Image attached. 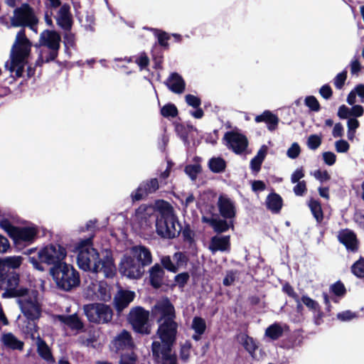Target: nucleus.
Wrapping results in <instances>:
<instances>
[{
	"mask_svg": "<svg viewBox=\"0 0 364 364\" xmlns=\"http://www.w3.org/2000/svg\"><path fill=\"white\" fill-rule=\"evenodd\" d=\"M151 312L159 325L156 336L161 341L152 343V353L154 356L163 359L164 356H168V353H172V346L176 340L178 323L174 320L175 309L166 298L159 300L153 306Z\"/></svg>",
	"mask_w": 364,
	"mask_h": 364,
	"instance_id": "nucleus-1",
	"label": "nucleus"
},
{
	"mask_svg": "<svg viewBox=\"0 0 364 364\" xmlns=\"http://www.w3.org/2000/svg\"><path fill=\"white\" fill-rule=\"evenodd\" d=\"M77 262L79 267L94 272H102L106 277H112L116 273V267L112 252L104 250L98 252L90 243V240L80 242L77 246Z\"/></svg>",
	"mask_w": 364,
	"mask_h": 364,
	"instance_id": "nucleus-2",
	"label": "nucleus"
},
{
	"mask_svg": "<svg viewBox=\"0 0 364 364\" xmlns=\"http://www.w3.org/2000/svg\"><path fill=\"white\" fill-rule=\"evenodd\" d=\"M152 262L150 250L144 246H134L123 255L119 263V272L129 279H138L145 272V267Z\"/></svg>",
	"mask_w": 364,
	"mask_h": 364,
	"instance_id": "nucleus-3",
	"label": "nucleus"
},
{
	"mask_svg": "<svg viewBox=\"0 0 364 364\" xmlns=\"http://www.w3.org/2000/svg\"><path fill=\"white\" fill-rule=\"evenodd\" d=\"M31 50V43L21 30L16 36L11 47L10 58L5 63V68L16 77H21Z\"/></svg>",
	"mask_w": 364,
	"mask_h": 364,
	"instance_id": "nucleus-4",
	"label": "nucleus"
},
{
	"mask_svg": "<svg viewBox=\"0 0 364 364\" xmlns=\"http://www.w3.org/2000/svg\"><path fill=\"white\" fill-rule=\"evenodd\" d=\"M156 228L158 235L165 238L176 237L181 232V225L171 205L164 200H158L156 202Z\"/></svg>",
	"mask_w": 364,
	"mask_h": 364,
	"instance_id": "nucleus-5",
	"label": "nucleus"
},
{
	"mask_svg": "<svg viewBox=\"0 0 364 364\" xmlns=\"http://www.w3.org/2000/svg\"><path fill=\"white\" fill-rule=\"evenodd\" d=\"M50 273L59 289L70 291L80 285L79 274L70 264L60 263L53 267Z\"/></svg>",
	"mask_w": 364,
	"mask_h": 364,
	"instance_id": "nucleus-6",
	"label": "nucleus"
},
{
	"mask_svg": "<svg viewBox=\"0 0 364 364\" xmlns=\"http://www.w3.org/2000/svg\"><path fill=\"white\" fill-rule=\"evenodd\" d=\"M18 304L23 316L28 320L38 319L41 314V305L36 291H27L24 295L18 297Z\"/></svg>",
	"mask_w": 364,
	"mask_h": 364,
	"instance_id": "nucleus-7",
	"label": "nucleus"
},
{
	"mask_svg": "<svg viewBox=\"0 0 364 364\" xmlns=\"http://www.w3.org/2000/svg\"><path fill=\"white\" fill-rule=\"evenodd\" d=\"M60 35L54 31L46 30L41 33L39 39V44L41 46L47 47L50 49L49 55L45 56L43 51L41 52L38 63L43 62H49L54 60L58 54V50L60 48Z\"/></svg>",
	"mask_w": 364,
	"mask_h": 364,
	"instance_id": "nucleus-8",
	"label": "nucleus"
},
{
	"mask_svg": "<svg viewBox=\"0 0 364 364\" xmlns=\"http://www.w3.org/2000/svg\"><path fill=\"white\" fill-rule=\"evenodd\" d=\"M0 227L8 233L16 244L31 242L37 234L35 228H16L6 220L0 221Z\"/></svg>",
	"mask_w": 364,
	"mask_h": 364,
	"instance_id": "nucleus-9",
	"label": "nucleus"
},
{
	"mask_svg": "<svg viewBox=\"0 0 364 364\" xmlns=\"http://www.w3.org/2000/svg\"><path fill=\"white\" fill-rule=\"evenodd\" d=\"M149 312L142 308L133 309L129 316V321L136 332L142 334H149L151 326L148 323Z\"/></svg>",
	"mask_w": 364,
	"mask_h": 364,
	"instance_id": "nucleus-10",
	"label": "nucleus"
},
{
	"mask_svg": "<svg viewBox=\"0 0 364 364\" xmlns=\"http://www.w3.org/2000/svg\"><path fill=\"white\" fill-rule=\"evenodd\" d=\"M84 311L87 318L95 323H106L112 318L111 309L101 304L87 305Z\"/></svg>",
	"mask_w": 364,
	"mask_h": 364,
	"instance_id": "nucleus-11",
	"label": "nucleus"
},
{
	"mask_svg": "<svg viewBox=\"0 0 364 364\" xmlns=\"http://www.w3.org/2000/svg\"><path fill=\"white\" fill-rule=\"evenodd\" d=\"M37 18L33 13L31 9L26 4L22 5L14 11V15L11 18V24L14 27L30 26L32 29L37 23Z\"/></svg>",
	"mask_w": 364,
	"mask_h": 364,
	"instance_id": "nucleus-12",
	"label": "nucleus"
},
{
	"mask_svg": "<svg viewBox=\"0 0 364 364\" xmlns=\"http://www.w3.org/2000/svg\"><path fill=\"white\" fill-rule=\"evenodd\" d=\"M19 277L17 274H11L0 280V288L5 290L4 298L20 297L28 291L27 289L19 287Z\"/></svg>",
	"mask_w": 364,
	"mask_h": 364,
	"instance_id": "nucleus-13",
	"label": "nucleus"
},
{
	"mask_svg": "<svg viewBox=\"0 0 364 364\" xmlns=\"http://www.w3.org/2000/svg\"><path fill=\"white\" fill-rule=\"evenodd\" d=\"M66 256L65 250L60 245H50L38 252V258L48 264L62 261Z\"/></svg>",
	"mask_w": 364,
	"mask_h": 364,
	"instance_id": "nucleus-14",
	"label": "nucleus"
},
{
	"mask_svg": "<svg viewBox=\"0 0 364 364\" xmlns=\"http://www.w3.org/2000/svg\"><path fill=\"white\" fill-rule=\"evenodd\" d=\"M224 139L226 145L236 154L242 153L248 144L247 139L244 135L234 132H227Z\"/></svg>",
	"mask_w": 364,
	"mask_h": 364,
	"instance_id": "nucleus-15",
	"label": "nucleus"
},
{
	"mask_svg": "<svg viewBox=\"0 0 364 364\" xmlns=\"http://www.w3.org/2000/svg\"><path fill=\"white\" fill-rule=\"evenodd\" d=\"M159 188V182L156 178L151 179L140 185L138 189L132 193L133 200H139L144 196L155 192Z\"/></svg>",
	"mask_w": 364,
	"mask_h": 364,
	"instance_id": "nucleus-16",
	"label": "nucleus"
},
{
	"mask_svg": "<svg viewBox=\"0 0 364 364\" xmlns=\"http://www.w3.org/2000/svg\"><path fill=\"white\" fill-rule=\"evenodd\" d=\"M338 238L347 250L352 252H355L358 250V240L355 233L351 230L346 229L340 231Z\"/></svg>",
	"mask_w": 364,
	"mask_h": 364,
	"instance_id": "nucleus-17",
	"label": "nucleus"
},
{
	"mask_svg": "<svg viewBox=\"0 0 364 364\" xmlns=\"http://www.w3.org/2000/svg\"><path fill=\"white\" fill-rule=\"evenodd\" d=\"M113 344L117 350H132L134 347L130 333L127 331H122L113 341Z\"/></svg>",
	"mask_w": 364,
	"mask_h": 364,
	"instance_id": "nucleus-18",
	"label": "nucleus"
},
{
	"mask_svg": "<svg viewBox=\"0 0 364 364\" xmlns=\"http://www.w3.org/2000/svg\"><path fill=\"white\" fill-rule=\"evenodd\" d=\"M54 321L60 322L73 330L79 331L83 328V323L76 314L70 316L57 315L54 316Z\"/></svg>",
	"mask_w": 364,
	"mask_h": 364,
	"instance_id": "nucleus-19",
	"label": "nucleus"
},
{
	"mask_svg": "<svg viewBox=\"0 0 364 364\" xmlns=\"http://www.w3.org/2000/svg\"><path fill=\"white\" fill-rule=\"evenodd\" d=\"M87 288L92 292L91 295H94L102 300H107L110 298L109 288L103 282H92Z\"/></svg>",
	"mask_w": 364,
	"mask_h": 364,
	"instance_id": "nucleus-20",
	"label": "nucleus"
},
{
	"mask_svg": "<svg viewBox=\"0 0 364 364\" xmlns=\"http://www.w3.org/2000/svg\"><path fill=\"white\" fill-rule=\"evenodd\" d=\"M135 293L131 291H119L114 298L115 306L120 311L126 308L134 299Z\"/></svg>",
	"mask_w": 364,
	"mask_h": 364,
	"instance_id": "nucleus-21",
	"label": "nucleus"
},
{
	"mask_svg": "<svg viewBox=\"0 0 364 364\" xmlns=\"http://www.w3.org/2000/svg\"><path fill=\"white\" fill-rule=\"evenodd\" d=\"M37 352L40 357L49 364L55 363V359L52 355L51 350L47 343L40 337L36 338Z\"/></svg>",
	"mask_w": 364,
	"mask_h": 364,
	"instance_id": "nucleus-22",
	"label": "nucleus"
},
{
	"mask_svg": "<svg viewBox=\"0 0 364 364\" xmlns=\"http://www.w3.org/2000/svg\"><path fill=\"white\" fill-rule=\"evenodd\" d=\"M209 249L212 252L228 251L230 249V236H215L211 239Z\"/></svg>",
	"mask_w": 364,
	"mask_h": 364,
	"instance_id": "nucleus-23",
	"label": "nucleus"
},
{
	"mask_svg": "<svg viewBox=\"0 0 364 364\" xmlns=\"http://www.w3.org/2000/svg\"><path fill=\"white\" fill-rule=\"evenodd\" d=\"M218 208L223 217L225 218H232L235 217V205L229 198L220 196L218 200Z\"/></svg>",
	"mask_w": 364,
	"mask_h": 364,
	"instance_id": "nucleus-24",
	"label": "nucleus"
},
{
	"mask_svg": "<svg viewBox=\"0 0 364 364\" xmlns=\"http://www.w3.org/2000/svg\"><path fill=\"white\" fill-rule=\"evenodd\" d=\"M154 213L156 214V203L154 205H142L136 210L133 220L142 224Z\"/></svg>",
	"mask_w": 364,
	"mask_h": 364,
	"instance_id": "nucleus-25",
	"label": "nucleus"
},
{
	"mask_svg": "<svg viewBox=\"0 0 364 364\" xmlns=\"http://www.w3.org/2000/svg\"><path fill=\"white\" fill-rule=\"evenodd\" d=\"M256 122H265L267 124V128L270 131L274 130L278 124V117L272 114L270 111H264L262 114L257 115L255 117Z\"/></svg>",
	"mask_w": 364,
	"mask_h": 364,
	"instance_id": "nucleus-26",
	"label": "nucleus"
},
{
	"mask_svg": "<svg viewBox=\"0 0 364 364\" xmlns=\"http://www.w3.org/2000/svg\"><path fill=\"white\" fill-rule=\"evenodd\" d=\"M57 21L60 26L65 29H69L71 26V17L70 6L67 4L63 5L58 14Z\"/></svg>",
	"mask_w": 364,
	"mask_h": 364,
	"instance_id": "nucleus-27",
	"label": "nucleus"
},
{
	"mask_svg": "<svg viewBox=\"0 0 364 364\" xmlns=\"http://www.w3.org/2000/svg\"><path fill=\"white\" fill-rule=\"evenodd\" d=\"M166 85L175 93H182L185 89V82L177 73L171 74L167 80Z\"/></svg>",
	"mask_w": 364,
	"mask_h": 364,
	"instance_id": "nucleus-28",
	"label": "nucleus"
},
{
	"mask_svg": "<svg viewBox=\"0 0 364 364\" xmlns=\"http://www.w3.org/2000/svg\"><path fill=\"white\" fill-rule=\"evenodd\" d=\"M1 341L6 347L13 350H21L23 347V343L19 341L11 333L2 335L1 337Z\"/></svg>",
	"mask_w": 364,
	"mask_h": 364,
	"instance_id": "nucleus-29",
	"label": "nucleus"
},
{
	"mask_svg": "<svg viewBox=\"0 0 364 364\" xmlns=\"http://www.w3.org/2000/svg\"><path fill=\"white\" fill-rule=\"evenodd\" d=\"M164 274L163 269L159 264H155L150 269V282L153 287L158 288L161 286Z\"/></svg>",
	"mask_w": 364,
	"mask_h": 364,
	"instance_id": "nucleus-30",
	"label": "nucleus"
},
{
	"mask_svg": "<svg viewBox=\"0 0 364 364\" xmlns=\"http://www.w3.org/2000/svg\"><path fill=\"white\" fill-rule=\"evenodd\" d=\"M266 204L268 209L274 213H277L282 208V200L279 195L272 193L267 196Z\"/></svg>",
	"mask_w": 364,
	"mask_h": 364,
	"instance_id": "nucleus-31",
	"label": "nucleus"
},
{
	"mask_svg": "<svg viewBox=\"0 0 364 364\" xmlns=\"http://www.w3.org/2000/svg\"><path fill=\"white\" fill-rule=\"evenodd\" d=\"M203 220L209 223L214 230L218 232H225L232 226V223H228L227 221L221 219L212 218L208 220L204 218Z\"/></svg>",
	"mask_w": 364,
	"mask_h": 364,
	"instance_id": "nucleus-32",
	"label": "nucleus"
},
{
	"mask_svg": "<svg viewBox=\"0 0 364 364\" xmlns=\"http://www.w3.org/2000/svg\"><path fill=\"white\" fill-rule=\"evenodd\" d=\"M191 327L196 333V334L193 336V338L198 341L200 339V335L205 332L206 328L205 321L200 317H195L193 319Z\"/></svg>",
	"mask_w": 364,
	"mask_h": 364,
	"instance_id": "nucleus-33",
	"label": "nucleus"
},
{
	"mask_svg": "<svg viewBox=\"0 0 364 364\" xmlns=\"http://www.w3.org/2000/svg\"><path fill=\"white\" fill-rule=\"evenodd\" d=\"M267 153V146H262L258 151L257 155L251 160L250 166L253 171H258L261 164L264 161Z\"/></svg>",
	"mask_w": 364,
	"mask_h": 364,
	"instance_id": "nucleus-34",
	"label": "nucleus"
},
{
	"mask_svg": "<svg viewBox=\"0 0 364 364\" xmlns=\"http://www.w3.org/2000/svg\"><path fill=\"white\" fill-rule=\"evenodd\" d=\"M283 334V327L277 323H273L267 328L264 336L272 340H277Z\"/></svg>",
	"mask_w": 364,
	"mask_h": 364,
	"instance_id": "nucleus-35",
	"label": "nucleus"
},
{
	"mask_svg": "<svg viewBox=\"0 0 364 364\" xmlns=\"http://www.w3.org/2000/svg\"><path fill=\"white\" fill-rule=\"evenodd\" d=\"M309 206L316 220L318 222H321L323 220V213L319 202L311 199L309 201Z\"/></svg>",
	"mask_w": 364,
	"mask_h": 364,
	"instance_id": "nucleus-36",
	"label": "nucleus"
},
{
	"mask_svg": "<svg viewBox=\"0 0 364 364\" xmlns=\"http://www.w3.org/2000/svg\"><path fill=\"white\" fill-rule=\"evenodd\" d=\"M209 167L215 173L222 172L225 168V162L221 158H213L209 161Z\"/></svg>",
	"mask_w": 364,
	"mask_h": 364,
	"instance_id": "nucleus-37",
	"label": "nucleus"
},
{
	"mask_svg": "<svg viewBox=\"0 0 364 364\" xmlns=\"http://www.w3.org/2000/svg\"><path fill=\"white\" fill-rule=\"evenodd\" d=\"M360 126V123H359V121L358 119H356L355 118H349L348 122H347V127H348V139L350 140V141H353L354 137H355V132H356V129L359 127Z\"/></svg>",
	"mask_w": 364,
	"mask_h": 364,
	"instance_id": "nucleus-38",
	"label": "nucleus"
},
{
	"mask_svg": "<svg viewBox=\"0 0 364 364\" xmlns=\"http://www.w3.org/2000/svg\"><path fill=\"white\" fill-rule=\"evenodd\" d=\"M352 273L358 278L364 277V258L360 257L351 267Z\"/></svg>",
	"mask_w": 364,
	"mask_h": 364,
	"instance_id": "nucleus-39",
	"label": "nucleus"
},
{
	"mask_svg": "<svg viewBox=\"0 0 364 364\" xmlns=\"http://www.w3.org/2000/svg\"><path fill=\"white\" fill-rule=\"evenodd\" d=\"M322 138L317 134H311L308 137L307 146L311 150H316L321 144Z\"/></svg>",
	"mask_w": 364,
	"mask_h": 364,
	"instance_id": "nucleus-40",
	"label": "nucleus"
},
{
	"mask_svg": "<svg viewBox=\"0 0 364 364\" xmlns=\"http://www.w3.org/2000/svg\"><path fill=\"white\" fill-rule=\"evenodd\" d=\"M161 113L166 117H175L177 115L178 110L174 105L168 104L161 108Z\"/></svg>",
	"mask_w": 364,
	"mask_h": 364,
	"instance_id": "nucleus-41",
	"label": "nucleus"
},
{
	"mask_svg": "<svg viewBox=\"0 0 364 364\" xmlns=\"http://www.w3.org/2000/svg\"><path fill=\"white\" fill-rule=\"evenodd\" d=\"M191 343L186 341L184 343L181 345L180 349V358L183 361H187L189 358L191 353Z\"/></svg>",
	"mask_w": 364,
	"mask_h": 364,
	"instance_id": "nucleus-42",
	"label": "nucleus"
},
{
	"mask_svg": "<svg viewBox=\"0 0 364 364\" xmlns=\"http://www.w3.org/2000/svg\"><path fill=\"white\" fill-rule=\"evenodd\" d=\"M201 167L199 164H195L193 165H188L186 167V173L191 177V179H195L197 175L200 172Z\"/></svg>",
	"mask_w": 364,
	"mask_h": 364,
	"instance_id": "nucleus-43",
	"label": "nucleus"
},
{
	"mask_svg": "<svg viewBox=\"0 0 364 364\" xmlns=\"http://www.w3.org/2000/svg\"><path fill=\"white\" fill-rule=\"evenodd\" d=\"M335 149L338 153L345 154L350 149V144L347 141L340 139L335 142Z\"/></svg>",
	"mask_w": 364,
	"mask_h": 364,
	"instance_id": "nucleus-44",
	"label": "nucleus"
},
{
	"mask_svg": "<svg viewBox=\"0 0 364 364\" xmlns=\"http://www.w3.org/2000/svg\"><path fill=\"white\" fill-rule=\"evenodd\" d=\"M161 262L163 267L167 270L176 272H177V266L172 262L169 256H164L161 258Z\"/></svg>",
	"mask_w": 364,
	"mask_h": 364,
	"instance_id": "nucleus-45",
	"label": "nucleus"
},
{
	"mask_svg": "<svg viewBox=\"0 0 364 364\" xmlns=\"http://www.w3.org/2000/svg\"><path fill=\"white\" fill-rule=\"evenodd\" d=\"M22 262V258L19 256L6 257L4 260V263L9 267L18 268Z\"/></svg>",
	"mask_w": 364,
	"mask_h": 364,
	"instance_id": "nucleus-46",
	"label": "nucleus"
},
{
	"mask_svg": "<svg viewBox=\"0 0 364 364\" xmlns=\"http://www.w3.org/2000/svg\"><path fill=\"white\" fill-rule=\"evenodd\" d=\"M136 355L134 352L124 353L121 356L119 364H136Z\"/></svg>",
	"mask_w": 364,
	"mask_h": 364,
	"instance_id": "nucleus-47",
	"label": "nucleus"
},
{
	"mask_svg": "<svg viewBox=\"0 0 364 364\" xmlns=\"http://www.w3.org/2000/svg\"><path fill=\"white\" fill-rule=\"evenodd\" d=\"M168 356H164L163 359L154 356L156 362L159 364H177L176 357L172 353H168Z\"/></svg>",
	"mask_w": 364,
	"mask_h": 364,
	"instance_id": "nucleus-48",
	"label": "nucleus"
},
{
	"mask_svg": "<svg viewBox=\"0 0 364 364\" xmlns=\"http://www.w3.org/2000/svg\"><path fill=\"white\" fill-rule=\"evenodd\" d=\"M242 345L245 348V349L251 353L255 352V350L257 348V346L254 340L248 336H245L243 338Z\"/></svg>",
	"mask_w": 364,
	"mask_h": 364,
	"instance_id": "nucleus-49",
	"label": "nucleus"
},
{
	"mask_svg": "<svg viewBox=\"0 0 364 364\" xmlns=\"http://www.w3.org/2000/svg\"><path fill=\"white\" fill-rule=\"evenodd\" d=\"M284 291L289 296L292 297L297 302V308L301 309V304L299 301L298 295L294 292L293 288L289 284H285L283 287Z\"/></svg>",
	"mask_w": 364,
	"mask_h": 364,
	"instance_id": "nucleus-50",
	"label": "nucleus"
},
{
	"mask_svg": "<svg viewBox=\"0 0 364 364\" xmlns=\"http://www.w3.org/2000/svg\"><path fill=\"white\" fill-rule=\"evenodd\" d=\"M302 302L310 310L316 311L318 309V304L307 296H303L301 298Z\"/></svg>",
	"mask_w": 364,
	"mask_h": 364,
	"instance_id": "nucleus-51",
	"label": "nucleus"
},
{
	"mask_svg": "<svg viewBox=\"0 0 364 364\" xmlns=\"http://www.w3.org/2000/svg\"><path fill=\"white\" fill-rule=\"evenodd\" d=\"M347 77V72L343 71L334 78V85L336 88L341 89Z\"/></svg>",
	"mask_w": 364,
	"mask_h": 364,
	"instance_id": "nucleus-52",
	"label": "nucleus"
},
{
	"mask_svg": "<svg viewBox=\"0 0 364 364\" xmlns=\"http://www.w3.org/2000/svg\"><path fill=\"white\" fill-rule=\"evenodd\" d=\"M313 176L321 182L328 181L331 178L327 171L316 170L313 173Z\"/></svg>",
	"mask_w": 364,
	"mask_h": 364,
	"instance_id": "nucleus-53",
	"label": "nucleus"
},
{
	"mask_svg": "<svg viewBox=\"0 0 364 364\" xmlns=\"http://www.w3.org/2000/svg\"><path fill=\"white\" fill-rule=\"evenodd\" d=\"M322 156L325 164L328 166H332L336 163V156L331 151L323 152Z\"/></svg>",
	"mask_w": 364,
	"mask_h": 364,
	"instance_id": "nucleus-54",
	"label": "nucleus"
},
{
	"mask_svg": "<svg viewBox=\"0 0 364 364\" xmlns=\"http://www.w3.org/2000/svg\"><path fill=\"white\" fill-rule=\"evenodd\" d=\"M305 104L313 111H318L319 109L318 102L313 96L307 97L305 100Z\"/></svg>",
	"mask_w": 364,
	"mask_h": 364,
	"instance_id": "nucleus-55",
	"label": "nucleus"
},
{
	"mask_svg": "<svg viewBox=\"0 0 364 364\" xmlns=\"http://www.w3.org/2000/svg\"><path fill=\"white\" fill-rule=\"evenodd\" d=\"M300 147L297 143H294L287 150V156L291 159L296 158L300 154Z\"/></svg>",
	"mask_w": 364,
	"mask_h": 364,
	"instance_id": "nucleus-56",
	"label": "nucleus"
},
{
	"mask_svg": "<svg viewBox=\"0 0 364 364\" xmlns=\"http://www.w3.org/2000/svg\"><path fill=\"white\" fill-rule=\"evenodd\" d=\"M350 117H360L363 115L364 108L359 105H353L350 108Z\"/></svg>",
	"mask_w": 364,
	"mask_h": 364,
	"instance_id": "nucleus-57",
	"label": "nucleus"
},
{
	"mask_svg": "<svg viewBox=\"0 0 364 364\" xmlns=\"http://www.w3.org/2000/svg\"><path fill=\"white\" fill-rule=\"evenodd\" d=\"M173 259L176 262V264H175L177 266V269H178L179 267L186 264L187 261L186 255L181 252L175 253Z\"/></svg>",
	"mask_w": 364,
	"mask_h": 364,
	"instance_id": "nucleus-58",
	"label": "nucleus"
},
{
	"mask_svg": "<svg viewBox=\"0 0 364 364\" xmlns=\"http://www.w3.org/2000/svg\"><path fill=\"white\" fill-rule=\"evenodd\" d=\"M331 291L338 296H341L345 293V287L341 282H337L331 287Z\"/></svg>",
	"mask_w": 364,
	"mask_h": 364,
	"instance_id": "nucleus-59",
	"label": "nucleus"
},
{
	"mask_svg": "<svg viewBox=\"0 0 364 364\" xmlns=\"http://www.w3.org/2000/svg\"><path fill=\"white\" fill-rule=\"evenodd\" d=\"M306 191V185L304 181L298 182L294 188V192L296 196H302Z\"/></svg>",
	"mask_w": 364,
	"mask_h": 364,
	"instance_id": "nucleus-60",
	"label": "nucleus"
},
{
	"mask_svg": "<svg viewBox=\"0 0 364 364\" xmlns=\"http://www.w3.org/2000/svg\"><path fill=\"white\" fill-rule=\"evenodd\" d=\"M304 176V170L302 168L296 169L291 176V181L293 183L300 182L299 180Z\"/></svg>",
	"mask_w": 364,
	"mask_h": 364,
	"instance_id": "nucleus-61",
	"label": "nucleus"
},
{
	"mask_svg": "<svg viewBox=\"0 0 364 364\" xmlns=\"http://www.w3.org/2000/svg\"><path fill=\"white\" fill-rule=\"evenodd\" d=\"M186 101L188 105L193 107H198L200 105V99L192 95H187L186 96Z\"/></svg>",
	"mask_w": 364,
	"mask_h": 364,
	"instance_id": "nucleus-62",
	"label": "nucleus"
},
{
	"mask_svg": "<svg viewBox=\"0 0 364 364\" xmlns=\"http://www.w3.org/2000/svg\"><path fill=\"white\" fill-rule=\"evenodd\" d=\"M355 317H356L355 314H354L350 311H344L342 313H339L337 315V318L343 321H350L351 319H353Z\"/></svg>",
	"mask_w": 364,
	"mask_h": 364,
	"instance_id": "nucleus-63",
	"label": "nucleus"
},
{
	"mask_svg": "<svg viewBox=\"0 0 364 364\" xmlns=\"http://www.w3.org/2000/svg\"><path fill=\"white\" fill-rule=\"evenodd\" d=\"M338 116L341 119H347L350 117V108L346 105H341L338 108Z\"/></svg>",
	"mask_w": 364,
	"mask_h": 364,
	"instance_id": "nucleus-64",
	"label": "nucleus"
}]
</instances>
